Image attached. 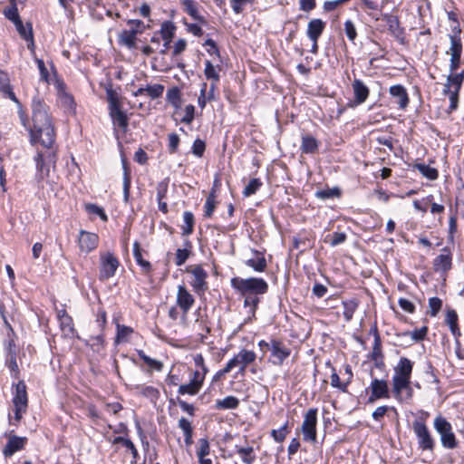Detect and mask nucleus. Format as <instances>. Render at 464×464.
I'll return each mask as SVG.
<instances>
[{"label":"nucleus","mask_w":464,"mask_h":464,"mask_svg":"<svg viewBox=\"0 0 464 464\" xmlns=\"http://www.w3.org/2000/svg\"><path fill=\"white\" fill-rule=\"evenodd\" d=\"M33 126L29 129L33 142L38 140L44 147L51 148L55 140V132L48 114L47 106L39 98L32 102Z\"/></svg>","instance_id":"nucleus-1"},{"label":"nucleus","mask_w":464,"mask_h":464,"mask_svg":"<svg viewBox=\"0 0 464 464\" xmlns=\"http://www.w3.org/2000/svg\"><path fill=\"white\" fill-rule=\"evenodd\" d=\"M231 285L244 297V306L249 307L248 313L254 315L260 302L259 295L267 292L268 284L259 277H234Z\"/></svg>","instance_id":"nucleus-2"},{"label":"nucleus","mask_w":464,"mask_h":464,"mask_svg":"<svg viewBox=\"0 0 464 464\" xmlns=\"http://www.w3.org/2000/svg\"><path fill=\"white\" fill-rule=\"evenodd\" d=\"M434 429L440 436L441 444L446 449H455L458 446L451 424L443 417L438 416L434 420Z\"/></svg>","instance_id":"nucleus-3"},{"label":"nucleus","mask_w":464,"mask_h":464,"mask_svg":"<svg viewBox=\"0 0 464 464\" xmlns=\"http://www.w3.org/2000/svg\"><path fill=\"white\" fill-rule=\"evenodd\" d=\"M317 408H310L304 415V420L301 426L303 439L305 441L315 443L317 438Z\"/></svg>","instance_id":"nucleus-4"},{"label":"nucleus","mask_w":464,"mask_h":464,"mask_svg":"<svg viewBox=\"0 0 464 464\" xmlns=\"http://www.w3.org/2000/svg\"><path fill=\"white\" fill-rule=\"evenodd\" d=\"M109 114L112 120L113 125L126 131L129 125L128 116L126 112L122 111L121 104L118 98L113 94H110L109 96Z\"/></svg>","instance_id":"nucleus-5"},{"label":"nucleus","mask_w":464,"mask_h":464,"mask_svg":"<svg viewBox=\"0 0 464 464\" xmlns=\"http://www.w3.org/2000/svg\"><path fill=\"white\" fill-rule=\"evenodd\" d=\"M120 266L118 258L111 252L100 254V275L101 280H107L112 277Z\"/></svg>","instance_id":"nucleus-6"},{"label":"nucleus","mask_w":464,"mask_h":464,"mask_svg":"<svg viewBox=\"0 0 464 464\" xmlns=\"http://www.w3.org/2000/svg\"><path fill=\"white\" fill-rule=\"evenodd\" d=\"M256 353L246 349L241 350L223 368V372H229L233 368L239 367V373L244 374L246 367L255 362Z\"/></svg>","instance_id":"nucleus-7"},{"label":"nucleus","mask_w":464,"mask_h":464,"mask_svg":"<svg viewBox=\"0 0 464 464\" xmlns=\"http://www.w3.org/2000/svg\"><path fill=\"white\" fill-rule=\"evenodd\" d=\"M27 393L24 382L20 381L16 384L15 394L13 399L14 405V419L19 421L27 408Z\"/></svg>","instance_id":"nucleus-8"},{"label":"nucleus","mask_w":464,"mask_h":464,"mask_svg":"<svg viewBox=\"0 0 464 464\" xmlns=\"http://www.w3.org/2000/svg\"><path fill=\"white\" fill-rule=\"evenodd\" d=\"M412 429L418 438L420 448H421L423 450H433L434 440L426 424L421 420H416L412 423Z\"/></svg>","instance_id":"nucleus-9"},{"label":"nucleus","mask_w":464,"mask_h":464,"mask_svg":"<svg viewBox=\"0 0 464 464\" xmlns=\"http://www.w3.org/2000/svg\"><path fill=\"white\" fill-rule=\"evenodd\" d=\"M188 272H190L193 276L192 281L190 282L193 290L198 295L204 294L208 290V273L201 266H196L189 270L188 269Z\"/></svg>","instance_id":"nucleus-10"},{"label":"nucleus","mask_w":464,"mask_h":464,"mask_svg":"<svg viewBox=\"0 0 464 464\" xmlns=\"http://www.w3.org/2000/svg\"><path fill=\"white\" fill-rule=\"evenodd\" d=\"M271 358L270 362L274 365L280 366L285 360L289 357L291 350L287 348L282 342L272 340L270 342Z\"/></svg>","instance_id":"nucleus-11"},{"label":"nucleus","mask_w":464,"mask_h":464,"mask_svg":"<svg viewBox=\"0 0 464 464\" xmlns=\"http://www.w3.org/2000/svg\"><path fill=\"white\" fill-rule=\"evenodd\" d=\"M370 389L371 395L368 398V403H374L379 399L390 397L388 382L385 380L372 379Z\"/></svg>","instance_id":"nucleus-12"},{"label":"nucleus","mask_w":464,"mask_h":464,"mask_svg":"<svg viewBox=\"0 0 464 464\" xmlns=\"http://www.w3.org/2000/svg\"><path fill=\"white\" fill-rule=\"evenodd\" d=\"M176 303L185 317L195 304V298L184 285H178Z\"/></svg>","instance_id":"nucleus-13"},{"label":"nucleus","mask_w":464,"mask_h":464,"mask_svg":"<svg viewBox=\"0 0 464 464\" xmlns=\"http://www.w3.org/2000/svg\"><path fill=\"white\" fill-rule=\"evenodd\" d=\"M389 93L392 98L395 99V102L399 109L405 111L410 103V98L406 88L401 84H395L390 87Z\"/></svg>","instance_id":"nucleus-14"},{"label":"nucleus","mask_w":464,"mask_h":464,"mask_svg":"<svg viewBox=\"0 0 464 464\" xmlns=\"http://www.w3.org/2000/svg\"><path fill=\"white\" fill-rule=\"evenodd\" d=\"M57 318L63 335L67 338H72L76 334L73 327L72 318L64 309L57 311Z\"/></svg>","instance_id":"nucleus-15"},{"label":"nucleus","mask_w":464,"mask_h":464,"mask_svg":"<svg viewBox=\"0 0 464 464\" xmlns=\"http://www.w3.org/2000/svg\"><path fill=\"white\" fill-rule=\"evenodd\" d=\"M99 237L95 233L82 230L80 232L78 243L80 249L83 252L90 253L98 246Z\"/></svg>","instance_id":"nucleus-16"},{"label":"nucleus","mask_w":464,"mask_h":464,"mask_svg":"<svg viewBox=\"0 0 464 464\" xmlns=\"http://www.w3.org/2000/svg\"><path fill=\"white\" fill-rule=\"evenodd\" d=\"M27 442L26 437H18L12 435L9 437L6 445L4 448L3 453L5 457H11L16 451L23 450Z\"/></svg>","instance_id":"nucleus-17"},{"label":"nucleus","mask_w":464,"mask_h":464,"mask_svg":"<svg viewBox=\"0 0 464 464\" xmlns=\"http://www.w3.org/2000/svg\"><path fill=\"white\" fill-rule=\"evenodd\" d=\"M354 102L356 105H360L366 102L369 97L370 90L360 79H354L352 83Z\"/></svg>","instance_id":"nucleus-18"},{"label":"nucleus","mask_w":464,"mask_h":464,"mask_svg":"<svg viewBox=\"0 0 464 464\" xmlns=\"http://www.w3.org/2000/svg\"><path fill=\"white\" fill-rule=\"evenodd\" d=\"M175 31L176 26L170 21H166L161 24L160 34L162 39L165 41L163 49L160 52L161 54L167 53V51L169 48V44L175 35Z\"/></svg>","instance_id":"nucleus-19"},{"label":"nucleus","mask_w":464,"mask_h":464,"mask_svg":"<svg viewBox=\"0 0 464 464\" xmlns=\"http://www.w3.org/2000/svg\"><path fill=\"white\" fill-rule=\"evenodd\" d=\"M325 28V23L319 19H312L307 24L306 34L310 40H318Z\"/></svg>","instance_id":"nucleus-20"},{"label":"nucleus","mask_w":464,"mask_h":464,"mask_svg":"<svg viewBox=\"0 0 464 464\" xmlns=\"http://www.w3.org/2000/svg\"><path fill=\"white\" fill-rule=\"evenodd\" d=\"M412 362L406 357H401L394 368V375L399 378L411 379L412 372Z\"/></svg>","instance_id":"nucleus-21"},{"label":"nucleus","mask_w":464,"mask_h":464,"mask_svg":"<svg viewBox=\"0 0 464 464\" xmlns=\"http://www.w3.org/2000/svg\"><path fill=\"white\" fill-rule=\"evenodd\" d=\"M453 30H454L455 34L450 36V47L447 53H450V56L461 57L462 43H461V39L459 36L460 28L458 26V27H454Z\"/></svg>","instance_id":"nucleus-22"},{"label":"nucleus","mask_w":464,"mask_h":464,"mask_svg":"<svg viewBox=\"0 0 464 464\" xmlns=\"http://www.w3.org/2000/svg\"><path fill=\"white\" fill-rule=\"evenodd\" d=\"M442 252L434 259L433 266L436 271L446 272L451 268V256L446 248Z\"/></svg>","instance_id":"nucleus-23"},{"label":"nucleus","mask_w":464,"mask_h":464,"mask_svg":"<svg viewBox=\"0 0 464 464\" xmlns=\"http://www.w3.org/2000/svg\"><path fill=\"white\" fill-rule=\"evenodd\" d=\"M253 253L256 256L246 260L245 264L252 267L256 272H264L267 267L264 255L256 250H253Z\"/></svg>","instance_id":"nucleus-24"},{"label":"nucleus","mask_w":464,"mask_h":464,"mask_svg":"<svg viewBox=\"0 0 464 464\" xmlns=\"http://www.w3.org/2000/svg\"><path fill=\"white\" fill-rule=\"evenodd\" d=\"M14 25L21 37L24 38L25 41L29 42L28 48L33 49L34 44L32 24L28 23L24 25L22 20H20L15 21Z\"/></svg>","instance_id":"nucleus-25"},{"label":"nucleus","mask_w":464,"mask_h":464,"mask_svg":"<svg viewBox=\"0 0 464 464\" xmlns=\"http://www.w3.org/2000/svg\"><path fill=\"white\" fill-rule=\"evenodd\" d=\"M463 81V73H450L447 78V82L444 85L443 92H448L450 91H456L459 92Z\"/></svg>","instance_id":"nucleus-26"},{"label":"nucleus","mask_w":464,"mask_h":464,"mask_svg":"<svg viewBox=\"0 0 464 464\" xmlns=\"http://www.w3.org/2000/svg\"><path fill=\"white\" fill-rule=\"evenodd\" d=\"M137 31L123 30L119 34V44L129 49L136 48Z\"/></svg>","instance_id":"nucleus-27"},{"label":"nucleus","mask_w":464,"mask_h":464,"mask_svg":"<svg viewBox=\"0 0 464 464\" xmlns=\"http://www.w3.org/2000/svg\"><path fill=\"white\" fill-rule=\"evenodd\" d=\"M411 379L406 378H399L398 376L392 377V391L394 393V396L397 399H401V392L403 390H409L411 391L410 387Z\"/></svg>","instance_id":"nucleus-28"},{"label":"nucleus","mask_w":464,"mask_h":464,"mask_svg":"<svg viewBox=\"0 0 464 464\" xmlns=\"http://www.w3.org/2000/svg\"><path fill=\"white\" fill-rule=\"evenodd\" d=\"M184 11L188 14L193 19L201 24H206L205 18L198 14V4L193 0H181Z\"/></svg>","instance_id":"nucleus-29"},{"label":"nucleus","mask_w":464,"mask_h":464,"mask_svg":"<svg viewBox=\"0 0 464 464\" xmlns=\"http://www.w3.org/2000/svg\"><path fill=\"white\" fill-rule=\"evenodd\" d=\"M301 150L303 153L312 154L318 150V141L311 135L302 137Z\"/></svg>","instance_id":"nucleus-30"},{"label":"nucleus","mask_w":464,"mask_h":464,"mask_svg":"<svg viewBox=\"0 0 464 464\" xmlns=\"http://www.w3.org/2000/svg\"><path fill=\"white\" fill-rule=\"evenodd\" d=\"M239 405V400L235 396H227L222 400H217L216 410H235Z\"/></svg>","instance_id":"nucleus-31"},{"label":"nucleus","mask_w":464,"mask_h":464,"mask_svg":"<svg viewBox=\"0 0 464 464\" xmlns=\"http://www.w3.org/2000/svg\"><path fill=\"white\" fill-rule=\"evenodd\" d=\"M359 302L355 298L343 300V317L346 322H350L353 319V314L358 308Z\"/></svg>","instance_id":"nucleus-32"},{"label":"nucleus","mask_w":464,"mask_h":464,"mask_svg":"<svg viewBox=\"0 0 464 464\" xmlns=\"http://www.w3.org/2000/svg\"><path fill=\"white\" fill-rule=\"evenodd\" d=\"M236 452L240 456L242 461L246 464H253L256 460V455L254 454L253 447L236 446Z\"/></svg>","instance_id":"nucleus-33"},{"label":"nucleus","mask_w":464,"mask_h":464,"mask_svg":"<svg viewBox=\"0 0 464 464\" xmlns=\"http://www.w3.org/2000/svg\"><path fill=\"white\" fill-rule=\"evenodd\" d=\"M0 92H2L6 97L11 99L14 102L19 103L17 98L15 97V94L14 93L10 86L7 75L3 72L0 73Z\"/></svg>","instance_id":"nucleus-34"},{"label":"nucleus","mask_w":464,"mask_h":464,"mask_svg":"<svg viewBox=\"0 0 464 464\" xmlns=\"http://www.w3.org/2000/svg\"><path fill=\"white\" fill-rule=\"evenodd\" d=\"M414 169H418L422 174V176L430 180H435L439 175L438 170L435 168L422 163L415 164Z\"/></svg>","instance_id":"nucleus-35"},{"label":"nucleus","mask_w":464,"mask_h":464,"mask_svg":"<svg viewBox=\"0 0 464 464\" xmlns=\"http://www.w3.org/2000/svg\"><path fill=\"white\" fill-rule=\"evenodd\" d=\"M384 20L386 21V23L388 24L389 30L391 31V33L393 35L398 37L399 35H401L402 34V30L400 27V22L396 16L385 14Z\"/></svg>","instance_id":"nucleus-36"},{"label":"nucleus","mask_w":464,"mask_h":464,"mask_svg":"<svg viewBox=\"0 0 464 464\" xmlns=\"http://www.w3.org/2000/svg\"><path fill=\"white\" fill-rule=\"evenodd\" d=\"M122 167H123V194L124 200L128 201L130 195V169L127 166V162L125 159H122Z\"/></svg>","instance_id":"nucleus-37"},{"label":"nucleus","mask_w":464,"mask_h":464,"mask_svg":"<svg viewBox=\"0 0 464 464\" xmlns=\"http://www.w3.org/2000/svg\"><path fill=\"white\" fill-rule=\"evenodd\" d=\"M184 225L182 226L183 235H190L193 233L194 216L190 211H185L183 214Z\"/></svg>","instance_id":"nucleus-38"},{"label":"nucleus","mask_w":464,"mask_h":464,"mask_svg":"<svg viewBox=\"0 0 464 464\" xmlns=\"http://www.w3.org/2000/svg\"><path fill=\"white\" fill-rule=\"evenodd\" d=\"M166 100L168 102L172 104L175 108L180 106V91L178 87H172L168 90Z\"/></svg>","instance_id":"nucleus-39"},{"label":"nucleus","mask_w":464,"mask_h":464,"mask_svg":"<svg viewBox=\"0 0 464 464\" xmlns=\"http://www.w3.org/2000/svg\"><path fill=\"white\" fill-rule=\"evenodd\" d=\"M133 333L132 328L121 324H117V335L115 342L117 343H125L128 341L129 336Z\"/></svg>","instance_id":"nucleus-40"},{"label":"nucleus","mask_w":464,"mask_h":464,"mask_svg":"<svg viewBox=\"0 0 464 464\" xmlns=\"http://www.w3.org/2000/svg\"><path fill=\"white\" fill-rule=\"evenodd\" d=\"M204 74L208 80H211L212 82H219V74L217 71L216 67L213 65V63L210 61L205 62V70Z\"/></svg>","instance_id":"nucleus-41"},{"label":"nucleus","mask_w":464,"mask_h":464,"mask_svg":"<svg viewBox=\"0 0 464 464\" xmlns=\"http://www.w3.org/2000/svg\"><path fill=\"white\" fill-rule=\"evenodd\" d=\"M216 193L212 190L206 199V203L204 206L205 211L204 216L206 218H210L216 208Z\"/></svg>","instance_id":"nucleus-42"},{"label":"nucleus","mask_w":464,"mask_h":464,"mask_svg":"<svg viewBox=\"0 0 464 464\" xmlns=\"http://www.w3.org/2000/svg\"><path fill=\"white\" fill-rule=\"evenodd\" d=\"M164 85L162 84H153V85H147L145 87L146 94L151 99L155 100L162 96L164 92Z\"/></svg>","instance_id":"nucleus-43"},{"label":"nucleus","mask_w":464,"mask_h":464,"mask_svg":"<svg viewBox=\"0 0 464 464\" xmlns=\"http://www.w3.org/2000/svg\"><path fill=\"white\" fill-rule=\"evenodd\" d=\"M263 183L259 179H252L243 190L245 197H250L255 194L261 187Z\"/></svg>","instance_id":"nucleus-44"},{"label":"nucleus","mask_w":464,"mask_h":464,"mask_svg":"<svg viewBox=\"0 0 464 464\" xmlns=\"http://www.w3.org/2000/svg\"><path fill=\"white\" fill-rule=\"evenodd\" d=\"M200 389L201 388L199 386L190 381L188 383L182 384L179 387V393L181 395H196L200 391Z\"/></svg>","instance_id":"nucleus-45"},{"label":"nucleus","mask_w":464,"mask_h":464,"mask_svg":"<svg viewBox=\"0 0 464 464\" xmlns=\"http://www.w3.org/2000/svg\"><path fill=\"white\" fill-rule=\"evenodd\" d=\"M138 354H139L140 358L149 366H150L158 371H160L162 369L163 364L161 362L149 357L148 355L145 354V353L143 351H139Z\"/></svg>","instance_id":"nucleus-46"},{"label":"nucleus","mask_w":464,"mask_h":464,"mask_svg":"<svg viewBox=\"0 0 464 464\" xmlns=\"http://www.w3.org/2000/svg\"><path fill=\"white\" fill-rule=\"evenodd\" d=\"M316 197L321 199L333 198L340 196V190L337 188L318 190L315 193Z\"/></svg>","instance_id":"nucleus-47"},{"label":"nucleus","mask_w":464,"mask_h":464,"mask_svg":"<svg viewBox=\"0 0 464 464\" xmlns=\"http://www.w3.org/2000/svg\"><path fill=\"white\" fill-rule=\"evenodd\" d=\"M349 382H350V380H348L344 383L341 382L339 375L334 370V372H333V373L331 375V385L333 387L338 388L342 392H347V386H348Z\"/></svg>","instance_id":"nucleus-48"},{"label":"nucleus","mask_w":464,"mask_h":464,"mask_svg":"<svg viewBox=\"0 0 464 464\" xmlns=\"http://www.w3.org/2000/svg\"><path fill=\"white\" fill-rule=\"evenodd\" d=\"M210 447L208 439L202 438L198 440V449L197 450L198 457H206L209 454Z\"/></svg>","instance_id":"nucleus-49"},{"label":"nucleus","mask_w":464,"mask_h":464,"mask_svg":"<svg viewBox=\"0 0 464 464\" xmlns=\"http://www.w3.org/2000/svg\"><path fill=\"white\" fill-rule=\"evenodd\" d=\"M255 0H230L231 7L236 14H241L246 4H253Z\"/></svg>","instance_id":"nucleus-50"},{"label":"nucleus","mask_w":464,"mask_h":464,"mask_svg":"<svg viewBox=\"0 0 464 464\" xmlns=\"http://www.w3.org/2000/svg\"><path fill=\"white\" fill-rule=\"evenodd\" d=\"M442 301L439 297H431L429 300V307L430 309V315L435 316L440 310Z\"/></svg>","instance_id":"nucleus-51"},{"label":"nucleus","mask_w":464,"mask_h":464,"mask_svg":"<svg viewBox=\"0 0 464 464\" xmlns=\"http://www.w3.org/2000/svg\"><path fill=\"white\" fill-rule=\"evenodd\" d=\"M205 149H206V144L205 142L200 140V139H197L194 143H193V146H192V152L195 156L200 158L203 156V153L205 151Z\"/></svg>","instance_id":"nucleus-52"},{"label":"nucleus","mask_w":464,"mask_h":464,"mask_svg":"<svg viewBox=\"0 0 464 464\" xmlns=\"http://www.w3.org/2000/svg\"><path fill=\"white\" fill-rule=\"evenodd\" d=\"M344 31L350 41L355 40L357 36L356 28L351 20H347L344 23Z\"/></svg>","instance_id":"nucleus-53"},{"label":"nucleus","mask_w":464,"mask_h":464,"mask_svg":"<svg viewBox=\"0 0 464 464\" xmlns=\"http://www.w3.org/2000/svg\"><path fill=\"white\" fill-rule=\"evenodd\" d=\"M189 250L179 248L176 252L175 263L177 266H182L189 256Z\"/></svg>","instance_id":"nucleus-54"},{"label":"nucleus","mask_w":464,"mask_h":464,"mask_svg":"<svg viewBox=\"0 0 464 464\" xmlns=\"http://www.w3.org/2000/svg\"><path fill=\"white\" fill-rule=\"evenodd\" d=\"M382 358V349H381L380 336L378 334H376L375 337H374V343H373V349H372V359L374 361H377Z\"/></svg>","instance_id":"nucleus-55"},{"label":"nucleus","mask_w":464,"mask_h":464,"mask_svg":"<svg viewBox=\"0 0 464 464\" xmlns=\"http://www.w3.org/2000/svg\"><path fill=\"white\" fill-rule=\"evenodd\" d=\"M443 93L449 94V98H450V102L449 112H452L453 111H455L458 108L459 93V92H458L456 91H450L448 92H443Z\"/></svg>","instance_id":"nucleus-56"},{"label":"nucleus","mask_w":464,"mask_h":464,"mask_svg":"<svg viewBox=\"0 0 464 464\" xmlns=\"http://www.w3.org/2000/svg\"><path fill=\"white\" fill-rule=\"evenodd\" d=\"M169 139V150L170 153H175L178 150L179 144V137L176 133H170L168 136Z\"/></svg>","instance_id":"nucleus-57"},{"label":"nucleus","mask_w":464,"mask_h":464,"mask_svg":"<svg viewBox=\"0 0 464 464\" xmlns=\"http://www.w3.org/2000/svg\"><path fill=\"white\" fill-rule=\"evenodd\" d=\"M287 432V424H285L279 430H273L271 435L276 442H282L285 439Z\"/></svg>","instance_id":"nucleus-58"},{"label":"nucleus","mask_w":464,"mask_h":464,"mask_svg":"<svg viewBox=\"0 0 464 464\" xmlns=\"http://www.w3.org/2000/svg\"><path fill=\"white\" fill-rule=\"evenodd\" d=\"M195 107L191 104L185 107V115L181 119V122L190 124L194 120Z\"/></svg>","instance_id":"nucleus-59"},{"label":"nucleus","mask_w":464,"mask_h":464,"mask_svg":"<svg viewBox=\"0 0 464 464\" xmlns=\"http://www.w3.org/2000/svg\"><path fill=\"white\" fill-rule=\"evenodd\" d=\"M86 209L90 213L96 214V215L100 216V218L103 221L107 220V216H106L104 210L101 207H99L95 204H88V205H86Z\"/></svg>","instance_id":"nucleus-60"},{"label":"nucleus","mask_w":464,"mask_h":464,"mask_svg":"<svg viewBox=\"0 0 464 464\" xmlns=\"http://www.w3.org/2000/svg\"><path fill=\"white\" fill-rule=\"evenodd\" d=\"M5 14L6 18L11 20L14 24H15V21L21 20L19 14H18V9L15 5H13L7 10H5Z\"/></svg>","instance_id":"nucleus-61"},{"label":"nucleus","mask_w":464,"mask_h":464,"mask_svg":"<svg viewBox=\"0 0 464 464\" xmlns=\"http://www.w3.org/2000/svg\"><path fill=\"white\" fill-rule=\"evenodd\" d=\"M157 200H162L166 198L167 191H168V182L161 181L160 182L157 187Z\"/></svg>","instance_id":"nucleus-62"},{"label":"nucleus","mask_w":464,"mask_h":464,"mask_svg":"<svg viewBox=\"0 0 464 464\" xmlns=\"http://www.w3.org/2000/svg\"><path fill=\"white\" fill-rule=\"evenodd\" d=\"M316 6V0H299V8L304 12H310Z\"/></svg>","instance_id":"nucleus-63"},{"label":"nucleus","mask_w":464,"mask_h":464,"mask_svg":"<svg viewBox=\"0 0 464 464\" xmlns=\"http://www.w3.org/2000/svg\"><path fill=\"white\" fill-rule=\"evenodd\" d=\"M179 428L183 431V434L193 433V429L189 420L186 418H180L179 420Z\"/></svg>","instance_id":"nucleus-64"}]
</instances>
